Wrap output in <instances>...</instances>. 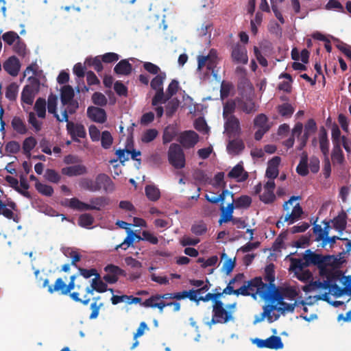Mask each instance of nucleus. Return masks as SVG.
Returning <instances> with one entry per match:
<instances>
[{"label": "nucleus", "instance_id": "obj_1", "mask_svg": "<svg viewBox=\"0 0 351 351\" xmlns=\"http://www.w3.org/2000/svg\"><path fill=\"white\" fill-rule=\"evenodd\" d=\"M337 263L332 266H326L319 271L320 276L324 279L322 287L330 291L341 293V288L337 285V281L341 278V273L335 268Z\"/></svg>", "mask_w": 351, "mask_h": 351}, {"label": "nucleus", "instance_id": "obj_2", "mask_svg": "<svg viewBox=\"0 0 351 351\" xmlns=\"http://www.w3.org/2000/svg\"><path fill=\"white\" fill-rule=\"evenodd\" d=\"M304 261L309 265H316L319 271L326 266H332L337 263V258L332 255H322L311 250H306L303 256Z\"/></svg>", "mask_w": 351, "mask_h": 351}, {"label": "nucleus", "instance_id": "obj_3", "mask_svg": "<svg viewBox=\"0 0 351 351\" xmlns=\"http://www.w3.org/2000/svg\"><path fill=\"white\" fill-rule=\"evenodd\" d=\"M169 163L176 169H182L185 166L184 153L180 145L172 143L168 151Z\"/></svg>", "mask_w": 351, "mask_h": 351}, {"label": "nucleus", "instance_id": "obj_4", "mask_svg": "<svg viewBox=\"0 0 351 351\" xmlns=\"http://www.w3.org/2000/svg\"><path fill=\"white\" fill-rule=\"evenodd\" d=\"M197 69L201 70L206 66L208 71L214 73L215 69L218 64V57L217 51L214 49H210L207 56H199L197 57Z\"/></svg>", "mask_w": 351, "mask_h": 351}, {"label": "nucleus", "instance_id": "obj_5", "mask_svg": "<svg viewBox=\"0 0 351 351\" xmlns=\"http://www.w3.org/2000/svg\"><path fill=\"white\" fill-rule=\"evenodd\" d=\"M224 129L229 138H234L239 136L241 133L240 121L236 116H229L224 119Z\"/></svg>", "mask_w": 351, "mask_h": 351}, {"label": "nucleus", "instance_id": "obj_6", "mask_svg": "<svg viewBox=\"0 0 351 351\" xmlns=\"http://www.w3.org/2000/svg\"><path fill=\"white\" fill-rule=\"evenodd\" d=\"M247 291L252 292L250 294L254 298L258 294L261 298H263L267 284L264 283L261 277H256L249 281L245 282Z\"/></svg>", "mask_w": 351, "mask_h": 351}, {"label": "nucleus", "instance_id": "obj_7", "mask_svg": "<svg viewBox=\"0 0 351 351\" xmlns=\"http://www.w3.org/2000/svg\"><path fill=\"white\" fill-rule=\"evenodd\" d=\"M104 271L106 272V274L104 276L103 279L106 282L109 284L116 283L120 276H126L125 270L113 264L106 265L104 267Z\"/></svg>", "mask_w": 351, "mask_h": 351}, {"label": "nucleus", "instance_id": "obj_8", "mask_svg": "<svg viewBox=\"0 0 351 351\" xmlns=\"http://www.w3.org/2000/svg\"><path fill=\"white\" fill-rule=\"evenodd\" d=\"M253 342L259 348H266L272 350H279L282 349L284 346L281 338L276 335H272L266 339L256 338Z\"/></svg>", "mask_w": 351, "mask_h": 351}, {"label": "nucleus", "instance_id": "obj_9", "mask_svg": "<svg viewBox=\"0 0 351 351\" xmlns=\"http://www.w3.org/2000/svg\"><path fill=\"white\" fill-rule=\"evenodd\" d=\"M95 192L103 189L106 193H112L114 191V184L112 179L105 173L98 174L94 180Z\"/></svg>", "mask_w": 351, "mask_h": 351}, {"label": "nucleus", "instance_id": "obj_10", "mask_svg": "<svg viewBox=\"0 0 351 351\" xmlns=\"http://www.w3.org/2000/svg\"><path fill=\"white\" fill-rule=\"evenodd\" d=\"M213 315L220 319L223 324L232 321L234 317L231 311L226 310L221 300H215L213 305Z\"/></svg>", "mask_w": 351, "mask_h": 351}, {"label": "nucleus", "instance_id": "obj_11", "mask_svg": "<svg viewBox=\"0 0 351 351\" xmlns=\"http://www.w3.org/2000/svg\"><path fill=\"white\" fill-rule=\"evenodd\" d=\"M263 299L269 302V304L280 305V303L284 302L283 300L285 298L283 296L282 290L280 291L275 285L273 287L267 286Z\"/></svg>", "mask_w": 351, "mask_h": 351}, {"label": "nucleus", "instance_id": "obj_12", "mask_svg": "<svg viewBox=\"0 0 351 351\" xmlns=\"http://www.w3.org/2000/svg\"><path fill=\"white\" fill-rule=\"evenodd\" d=\"M303 213V210L300 204L298 203L295 206H294L292 208L291 213H287L285 217H281L280 219L276 222V227L280 228L283 226L285 222H288L289 224H292L295 223L296 221L299 220L301 217V215Z\"/></svg>", "mask_w": 351, "mask_h": 351}, {"label": "nucleus", "instance_id": "obj_13", "mask_svg": "<svg viewBox=\"0 0 351 351\" xmlns=\"http://www.w3.org/2000/svg\"><path fill=\"white\" fill-rule=\"evenodd\" d=\"M18 210V206L16 204L10 201L7 204H5L0 199V215H3L8 219H12L14 222L18 223L19 221V217L18 215L14 213V211Z\"/></svg>", "mask_w": 351, "mask_h": 351}, {"label": "nucleus", "instance_id": "obj_14", "mask_svg": "<svg viewBox=\"0 0 351 351\" xmlns=\"http://www.w3.org/2000/svg\"><path fill=\"white\" fill-rule=\"evenodd\" d=\"M49 282L47 278L44 279L42 287H47V291L50 294L57 292L60 295H66V284L62 278H57L53 285H49Z\"/></svg>", "mask_w": 351, "mask_h": 351}, {"label": "nucleus", "instance_id": "obj_15", "mask_svg": "<svg viewBox=\"0 0 351 351\" xmlns=\"http://www.w3.org/2000/svg\"><path fill=\"white\" fill-rule=\"evenodd\" d=\"M66 130L73 141L79 142L80 141L78 138L86 137V132L84 125L82 124H75L73 122H68L66 124Z\"/></svg>", "mask_w": 351, "mask_h": 351}, {"label": "nucleus", "instance_id": "obj_16", "mask_svg": "<svg viewBox=\"0 0 351 351\" xmlns=\"http://www.w3.org/2000/svg\"><path fill=\"white\" fill-rule=\"evenodd\" d=\"M199 136L194 131H185L179 136V142L185 148H191L198 142Z\"/></svg>", "mask_w": 351, "mask_h": 351}, {"label": "nucleus", "instance_id": "obj_17", "mask_svg": "<svg viewBox=\"0 0 351 351\" xmlns=\"http://www.w3.org/2000/svg\"><path fill=\"white\" fill-rule=\"evenodd\" d=\"M3 68L9 75L16 77L19 73L21 63L16 56H12L3 62Z\"/></svg>", "mask_w": 351, "mask_h": 351}, {"label": "nucleus", "instance_id": "obj_18", "mask_svg": "<svg viewBox=\"0 0 351 351\" xmlns=\"http://www.w3.org/2000/svg\"><path fill=\"white\" fill-rule=\"evenodd\" d=\"M87 116L93 121L99 123H104L107 120L105 110L99 107L89 106L87 108Z\"/></svg>", "mask_w": 351, "mask_h": 351}, {"label": "nucleus", "instance_id": "obj_19", "mask_svg": "<svg viewBox=\"0 0 351 351\" xmlns=\"http://www.w3.org/2000/svg\"><path fill=\"white\" fill-rule=\"evenodd\" d=\"M231 56L232 60L237 63L246 64L248 62L247 49L245 46L240 44L233 47Z\"/></svg>", "mask_w": 351, "mask_h": 351}, {"label": "nucleus", "instance_id": "obj_20", "mask_svg": "<svg viewBox=\"0 0 351 351\" xmlns=\"http://www.w3.org/2000/svg\"><path fill=\"white\" fill-rule=\"evenodd\" d=\"M319 143L320 150L324 157H328L330 143L327 131L324 126L321 127L319 131Z\"/></svg>", "mask_w": 351, "mask_h": 351}, {"label": "nucleus", "instance_id": "obj_21", "mask_svg": "<svg viewBox=\"0 0 351 351\" xmlns=\"http://www.w3.org/2000/svg\"><path fill=\"white\" fill-rule=\"evenodd\" d=\"M276 308L274 304H266L263 306V311L259 315H256L254 317V324L261 322L265 317L267 318L269 322H272L278 319L279 315H276L275 319H273L271 312Z\"/></svg>", "mask_w": 351, "mask_h": 351}, {"label": "nucleus", "instance_id": "obj_22", "mask_svg": "<svg viewBox=\"0 0 351 351\" xmlns=\"http://www.w3.org/2000/svg\"><path fill=\"white\" fill-rule=\"evenodd\" d=\"M61 172L63 175L72 177L84 175L87 173V168L84 165H75L66 167L62 169Z\"/></svg>", "mask_w": 351, "mask_h": 351}, {"label": "nucleus", "instance_id": "obj_23", "mask_svg": "<svg viewBox=\"0 0 351 351\" xmlns=\"http://www.w3.org/2000/svg\"><path fill=\"white\" fill-rule=\"evenodd\" d=\"M228 176L230 178L237 179L238 182H243L248 178V173L245 171L243 165L239 163L232 169Z\"/></svg>", "mask_w": 351, "mask_h": 351}, {"label": "nucleus", "instance_id": "obj_24", "mask_svg": "<svg viewBox=\"0 0 351 351\" xmlns=\"http://www.w3.org/2000/svg\"><path fill=\"white\" fill-rule=\"evenodd\" d=\"M226 149L228 154L239 155L245 149V144L242 139L237 138L229 141Z\"/></svg>", "mask_w": 351, "mask_h": 351}, {"label": "nucleus", "instance_id": "obj_25", "mask_svg": "<svg viewBox=\"0 0 351 351\" xmlns=\"http://www.w3.org/2000/svg\"><path fill=\"white\" fill-rule=\"evenodd\" d=\"M110 204V199L105 196H99L90 199V204H88V210H100L101 208L105 207Z\"/></svg>", "mask_w": 351, "mask_h": 351}, {"label": "nucleus", "instance_id": "obj_26", "mask_svg": "<svg viewBox=\"0 0 351 351\" xmlns=\"http://www.w3.org/2000/svg\"><path fill=\"white\" fill-rule=\"evenodd\" d=\"M347 215L344 211H341L339 215L331 220L333 228L339 232L342 233L346 229L347 225Z\"/></svg>", "mask_w": 351, "mask_h": 351}, {"label": "nucleus", "instance_id": "obj_27", "mask_svg": "<svg viewBox=\"0 0 351 351\" xmlns=\"http://www.w3.org/2000/svg\"><path fill=\"white\" fill-rule=\"evenodd\" d=\"M127 233H128V235L125 237V239H124V241L121 243H120L119 245L116 246L115 249L117 250L119 248H121L124 250H126L130 246L132 245L135 239H137L138 241L141 240V237L136 234L131 229H128Z\"/></svg>", "mask_w": 351, "mask_h": 351}, {"label": "nucleus", "instance_id": "obj_28", "mask_svg": "<svg viewBox=\"0 0 351 351\" xmlns=\"http://www.w3.org/2000/svg\"><path fill=\"white\" fill-rule=\"evenodd\" d=\"M12 129L19 134L24 135L27 133L28 129L24 120L20 117L15 116L11 121Z\"/></svg>", "mask_w": 351, "mask_h": 351}, {"label": "nucleus", "instance_id": "obj_29", "mask_svg": "<svg viewBox=\"0 0 351 351\" xmlns=\"http://www.w3.org/2000/svg\"><path fill=\"white\" fill-rule=\"evenodd\" d=\"M132 71V66L126 59L121 60L114 68V73L118 75H128Z\"/></svg>", "mask_w": 351, "mask_h": 351}, {"label": "nucleus", "instance_id": "obj_30", "mask_svg": "<svg viewBox=\"0 0 351 351\" xmlns=\"http://www.w3.org/2000/svg\"><path fill=\"white\" fill-rule=\"evenodd\" d=\"M107 282H104L101 280L100 275L97 274V276L91 280V284L93 285V289L98 293H104L106 291H109L111 293L114 292L113 289L108 288Z\"/></svg>", "mask_w": 351, "mask_h": 351}, {"label": "nucleus", "instance_id": "obj_31", "mask_svg": "<svg viewBox=\"0 0 351 351\" xmlns=\"http://www.w3.org/2000/svg\"><path fill=\"white\" fill-rule=\"evenodd\" d=\"M75 287V282H69L66 285V295L69 294L70 298L75 302H80L84 305H87L90 302V298H86L82 300L80 298V294L78 292H72L71 291L74 289Z\"/></svg>", "mask_w": 351, "mask_h": 351}, {"label": "nucleus", "instance_id": "obj_32", "mask_svg": "<svg viewBox=\"0 0 351 351\" xmlns=\"http://www.w3.org/2000/svg\"><path fill=\"white\" fill-rule=\"evenodd\" d=\"M74 97L73 88L69 85H65L61 88L60 100L63 105L73 101Z\"/></svg>", "mask_w": 351, "mask_h": 351}, {"label": "nucleus", "instance_id": "obj_33", "mask_svg": "<svg viewBox=\"0 0 351 351\" xmlns=\"http://www.w3.org/2000/svg\"><path fill=\"white\" fill-rule=\"evenodd\" d=\"M308 154L306 152H302L300 160L296 167V172L302 176H306L308 174Z\"/></svg>", "mask_w": 351, "mask_h": 351}, {"label": "nucleus", "instance_id": "obj_34", "mask_svg": "<svg viewBox=\"0 0 351 351\" xmlns=\"http://www.w3.org/2000/svg\"><path fill=\"white\" fill-rule=\"evenodd\" d=\"M37 141L34 136L26 138L23 143V152L27 158L31 157V151L36 147Z\"/></svg>", "mask_w": 351, "mask_h": 351}, {"label": "nucleus", "instance_id": "obj_35", "mask_svg": "<svg viewBox=\"0 0 351 351\" xmlns=\"http://www.w3.org/2000/svg\"><path fill=\"white\" fill-rule=\"evenodd\" d=\"M34 99V94L32 87L29 85L25 86L21 93V101L27 105H32Z\"/></svg>", "mask_w": 351, "mask_h": 351}, {"label": "nucleus", "instance_id": "obj_36", "mask_svg": "<svg viewBox=\"0 0 351 351\" xmlns=\"http://www.w3.org/2000/svg\"><path fill=\"white\" fill-rule=\"evenodd\" d=\"M166 77L167 75L165 72H160L156 75V76H155L150 82L152 88L155 90H163V82Z\"/></svg>", "mask_w": 351, "mask_h": 351}, {"label": "nucleus", "instance_id": "obj_37", "mask_svg": "<svg viewBox=\"0 0 351 351\" xmlns=\"http://www.w3.org/2000/svg\"><path fill=\"white\" fill-rule=\"evenodd\" d=\"M207 230V225L202 220L194 223L191 228V232L196 236H202L206 234Z\"/></svg>", "mask_w": 351, "mask_h": 351}, {"label": "nucleus", "instance_id": "obj_38", "mask_svg": "<svg viewBox=\"0 0 351 351\" xmlns=\"http://www.w3.org/2000/svg\"><path fill=\"white\" fill-rule=\"evenodd\" d=\"M331 158L333 162L342 164L344 161V156L343 151L341 148V145H333V149L331 154Z\"/></svg>", "mask_w": 351, "mask_h": 351}, {"label": "nucleus", "instance_id": "obj_39", "mask_svg": "<svg viewBox=\"0 0 351 351\" xmlns=\"http://www.w3.org/2000/svg\"><path fill=\"white\" fill-rule=\"evenodd\" d=\"M239 107L246 114H251L256 110L254 102L251 100H239Z\"/></svg>", "mask_w": 351, "mask_h": 351}, {"label": "nucleus", "instance_id": "obj_40", "mask_svg": "<svg viewBox=\"0 0 351 351\" xmlns=\"http://www.w3.org/2000/svg\"><path fill=\"white\" fill-rule=\"evenodd\" d=\"M265 280L269 282L267 285L268 287L275 286V271H274V265L273 263H270L266 266L265 269Z\"/></svg>", "mask_w": 351, "mask_h": 351}, {"label": "nucleus", "instance_id": "obj_41", "mask_svg": "<svg viewBox=\"0 0 351 351\" xmlns=\"http://www.w3.org/2000/svg\"><path fill=\"white\" fill-rule=\"evenodd\" d=\"M278 112L284 117H290L293 114L295 108L291 104L286 102L277 106Z\"/></svg>", "mask_w": 351, "mask_h": 351}, {"label": "nucleus", "instance_id": "obj_42", "mask_svg": "<svg viewBox=\"0 0 351 351\" xmlns=\"http://www.w3.org/2000/svg\"><path fill=\"white\" fill-rule=\"evenodd\" d=\"M85 64L88 66H92L97 72H101L104 67L102 65V60L100 56H96L95 58H87L85 61Z\"/></svg>", "mask_w": 351, "mask_h": 351}, {"label": "nucleus", "instance_id": "obj_43", "mask_svg": "<svg viewBox=\"0 0 351 351\" xmlns=\"http://www.w3.org/2000/svg\"><path fill=\"white\" fill-rule=\"evenodd\" d=\"M149 305L152 306V308H158L160 313H162L163 308L165 306H169L171 305H173L174 312H178L180 310V304L178 302H165L160 300L156 304H152L150 303Z\"/></svg>", "mask_w": 351, "mask_h": 351}, {"label": "nucleus", "instance_id": "obj_44", "mask_svg": "<svg viewBox=\"0 0 351 351\" xmlns=\"http://www.w3.org/2000/svg\"><path fill=\"white\" fill-rule=\"evenodd\" d=\"M145 195L147 198L153 202L157 201L160 197V193L155 186L147 185L145 189Z\"/></svg>", "mask_w": 351, "mask_h": 351}, {"label": "nucleus", "instance_id": "obj_45", "mask_svg": "<svg viewBox=\"0 0 351 351\" xmlns=\"http://www.w3.org/2000/svg\"><path fill=\"white\" fill-rule=\"evenodd\" d=\"M34 110L40 118H45L46 115V101L44 98L39 97L36 101Z\"/></svg>", "mask_w": 351, "mask_h": 351}, {"label": "nucleus", "instance_id": "obj_46", "mask_svg": "<svg viewBox=\"0 0 351 351\" xmlns=\"http://www.w3.org/2000/svg\"><path fill=\"white\" fill-rule=\"evenodd\" d=\"M254 125L258 128L266 130L268 128L269 130V125H268V118L265 114H258L254 119Z\"/></svg>", "mask_w": 351, "mask_h": 351}, {"label": "nucleus", "instance_id": "obj_47", "mask_svg": "<svg viewBox=\"0 0 351 351\" xmlns=\"http://www.w3.org/2000/svg\"><path fill=\"white\" fill-rule=\"evenodd\" d=\"M19 91V86L12 82L6 87L5 97L10 101L16 100Z\"/></svg>", "mask_w": 351, "mask_h": 351}, {"label": "nucleus", "instance_id": "obj_48", "mask_svg": "<svg viewBox=\"0 0 351 351\" xmlns=\"http://www.w3.org/2000/svg\"><path fill=\"white\" fill-rule=\"evenodd\" d=\"M69 207L79 211L88 210V204L80 201L76 197H73L69 200Z\"/></svg>", "mask_w": 351, "mask_h": 351}, {"label": "nucleus", "instance_id": "obj_49", "mask_svg": "<svg viewBox=\"0 0 351 351\" xmlns=\"http://www.w3.org/2000/svg\"><path fill=\"white\" fill-rule=\"evenodd\" d=\"M94 218L90 213L82 214L78 219V224L80 226L88 228L93 225Z\"/></svg>", "mask_w": 351, "mask_h": 351}, {"label": "nucleus", "instance_id": "obj_50", "mask_svg": "<svg viewBox=\"0 0 351 351\" xmlns=\"http://www.w3.org/2000/svg\"><path fill=\"white\" fill-rule=\"evenodd\" d=\"M274 305L276 307L274 311L276 310L281 314L285 315L287 313H292L294 311L295 307L296 306V302L291 304H288L284 302L283 303H280V305H279V306H278L277 304Z\"/></svg>", "mask_w": 351, "mask_h": 351}, {"label": "nucleus", "instance_id": "obj_51", "mask_svg": "<svg viewBox=\"0 0 351 351\" xmlns=\"http://www.w3.org/2000/svg\"><path fill=\"white\" fill-rule=\"evenodd\" d=\"M179 82L176 80H172L166 90V100H169L176 95L179 89Z\"/></svg>", "mask_w": 351, "mask_h": 351}, {"label": "nucleus", "instance_id": "obj_52", "mask_svg": "<svg viewBox=\"0 0 351 351\" xmlns=\"http://www.w3.org/2000/svg\"><path fill=\"white\" fill-rule=\"evenodd\" d=\"M158 134V132L156 129H148L143 132L141 141L145 143H150L156 138Z\"/></svg>", "mask_w": 351, "mask_h": 351}, {"label": "nucleus", "instance_id": "obj_53", "mask_svg": "<svg viewBox=\"0 0 351 351\" xmlns=\"http://www.w3.org/2000/svg\"><path fill=\"white\" fill-rule=\"evenodd\" d=\"M80 186L86 191L95 192L94 180L88 178H82L79 182Z\"/></svg>", "mask_w": 351, "mask_h": 351}, {"label": "nucleus", "instance_id": "obj_54", "mask_svg": "<svg viewBox=\"0 0 351 351\" xmlns=\"http://www.w3.org/2000/svg\"><path fill=\"white\" fill-rule=\"evenodd\" d=\"M35 186L36 190L42 195L50 197L53 193V189L49 185L41 182H36Z\"/></svg>", "mask_w": 351, "mask_h": 351}, {"label": "nucleus", "instance_id": "obj_55", "mask_svg": "<svg viewBox=\"0 0 351 351\" xmlns=\"http://www.w3.org/2000/svg\"><path fill=\"white\" fill-rule=\"evenodd\" d=\"M313 233L315 236L316 241H321L322 243L323 240L325 239L326 236L328 235V232L324 230L320 225L315 224L313 228Z\"/></svg>", "mask_w": 351, "mask_h": 351}, {"label": "nucleus", "instance_id": "obj_56", "mask_svg": "<svg viewBox=\"0 0 351 351\" xmlns=\"http://www.w3.org/2000/svg\"><path fill=\"white\" fill-rule=\"evenodd\" d=\"M236 108V104L234 101H228L223 105V119L228 118L229 116H234L232 114Z\"/></svg>", "mask_w": 351, "mask_h": 351}, {"label": "nucleus", "instance_id": "obj_57", "mask_svg": "<svg viewBox=\"0 0 351 351\" xmlns=\"http://www.w3.org/2000/svg\"><path fill=\"white\" fill-rule=\"evenodd\" d=\"M235 208H248L252 204V199L247 195H241L238 197L235 201Z\"/></svg>", "mask_w": 351, "mask_h": 351}, {"label": "nucleus", "instance_id": "obj_58", "mask_svg": "<svg viewBox=\"0 0 351 351\" xmlns=\"http://www.w3.org/2000/svg\"><path fill=\"white\" fill-rule=\"evenodd\" d=\"M57 96L53 94H50L47 99V110L48 112L53 114V116H56L57 114L56 107H57Z\"/></svg>", "mask_w": 351, "mask_h": 351}, {"label": "nucleus", "instance_id": "obj_59", "mask_svg": "<svg viewBox=\"0 0 351 351\" xmlns=\"http://www.w3.org/2000/svg\"><path fill=\"white\" fill-rule=\"evenodd\" d=\"M317 124L313 119H309L304 125V132L303 135H306L307 137L315 133L317 131Z\"/></svg>", "mask_w": 351, "mask_h": 351}, {"label": "nucleus", "instance_id": "obj_60", "mask_svg": "<svg viewBox=\"0 0 351 351\" xmlns=\"http://www.w3.org/2000/svg\"><path fill=\"white\" fill-rule=\"evenodd\" d=\"M92 101L94 104L99 106H105L108 103L106 96L99 92H95L93 94Z\"/></svg>", "mask_w": 351, "mask_h": 351}, {"label": "nucleus", "instance_id": "obj_61", "mask_svg": "<svg viewBox=\"0 0 351 351\" xmlns=\"http://www.w3.org/2000/svg\"><path fill=\"white\" fill-rule=\"evenodd\" d=\"M112 141H113V138H112V136L111 134L110 133V132L104 131L101 133V146L104 149L110 148L112 144Z\"/></svg>", "mask_w": 351, "mask_h": 351}, {"label": "nucleus", "instance_id": "obj_62", "mask_svg": "<svg viewBox=\"0 0 351 351\" xmlns=\"http://www.w3.org/2000/svg\"><path fill=\"white\" fill-rule=\"evenodd\" d=\"M168 100H166V94H164L163 90H156V93L152 100V105L154 106H158L159 104H165Z\"/></svg>", "mask_w": 351, "mask_h": 351}, {"label": "nucleus", "instance_id": "obj_63", "mask_svg": "<svg viewBox=\"0 0 351 351\" xmlns=\"http://www.w3.org/2000/svg\"><path fill=\"white\" fill-rule=\"evenodd\" d=\"M19 38L17 33L12 31L5 32L2 36V39L8 45H12Z\"/></svg>", "mask_w": 351, "mask_h": 351}, {"label": "nucleus", "instance_id": "obj_64", "mask_svg": "<svg viewBox=\"0 0 351 351\" xmlns=\"http://www.w3.org/2000/svg\"><path fill=\"white\" fill-rule=\"evenodd\" d=\"M46 179L53 183H58L61 179L60 175L54 169H48L45 172Z\"/></svg>", "mask_w": 351, "mask_h": 351}]
</instances>
